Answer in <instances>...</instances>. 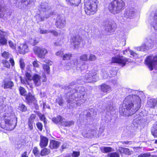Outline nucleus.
Listing matches in <instances>:
<instances>
[{
    "label": "nucleus",
    "mask_w": 157,
    "mask_h": 157,
    "mask_svg": "<svg viewBox=\"0 0 157 157\" xmlns=\"http://www.w3.org/2000/svg\"><path fill=\"white\" fill-rule=\"evenodd\" d=\"M56 101L60 105H62L63 103L62 99L59 98H58L56 99Z\"/></svg>",
    "instance_id": "55"
},
{
    "label": "nucleus",
    "mask_w": 157,
    "mask_h": 157,
    "mask_svg": "<svg viewBox=\"0 0 157 157\" xmlns=\"http://www.w3.org/2000/svg\"><path fill=\"white\" fill-rule=\"evenodd\" d=\"M109 75L108 74V71L105 69H102L100 73V75L103 79L107 78L108 77H112L116 75V72L111 71Z\"/></svg>",
    "instance_id": "15"
},
{
    "label": "nucleus",
    "mask_w": 157,
    "mask_h": 157,
    "mask_svg": "<svg viewBox=\"0 0 157 157\" xmlns=\"http://www.w3.org/2000/svg\"><path fill=\"white\" fill-rule=\"evenodd\" d=\"M143 117L141 116V113L135 116L133 120V123L140 124L143 122Z\"/></svg>",
    "instance_id": "23"
},
{
    "label": "nucleus",
    "mask_w": 157,
    "mask_h": 157,
    "mask_svg": "<svg viewBox=\"0 0 157 157\" xmlns=\"http://www.w3.org/2000/svg\"><path fill=\"white\" fill-rule=\"evenodd\" d=\"M150 19L151 25L155 31H157V13H152Z\"/></svg>",
    "instance_id": "12"
},
{
    "label": "nucleus",
    "mask_w": 157,
    "mask_h": 157,
    "mask_svg": "<svg viewBox=\"0 0 157 157\" xmlns=\"http://www.w3.org/2000/svg\"><path fill=\"white\" fill-rule=\"evenodd\" d=\"M34 53L38 56L41 58H43L45 54L47 53V51L45 48H41L37 46H35L33 48Z\"/></svg>",
    "instance_id": "11"
},
{
    "label": "nucleus",
    "mask_w": 157,
    "mask_h": 157,
    "mask_svg": "<svg viewBox=\"0 0 157 157\" xmlns=\"http://www.w3.org/2000/svg\"><path fill=\"white\" fill-rule=\"evenodd\" d=\"M151 133L155 137H157V122L153 125L151 128Z\"/></svg>",
    "instance_id": "31"
},
{
    "label": "nucleus",
    "mask_w": 157,
    "mask_h": 157,
    "mask_svg": "<svg viewBox=\"0 0 157 157\" xmlns=\"http://www.w3.org/2000/svg\"><path fill=\"white\" fill-rule=\"evenodd\" d=\"M85 93L84 88L79 87L78 90H75L74 93H72L70 96L67 100L68 104L73 107H76V105L80 106L86 100L85 97Z\"/></svg>",
    "instance_id": "2"
},
{
    "label": "nucleus",
    "mask_w": 157,
    "mask_h": 157,
    "mask_svg": "<svg viewBox=\"0 0 157 157\" xmlns=\"http://www.w3.org/2000/svg\"><path fill=\"white\" fill-rule=\"evenodd\" d=\"M19 62L21 68L22 69H24L25 67V64L24 62L23 59H21L20 60Z\"/></svg>",
    "instance_id": "51"
},
{
    "label": "nucleus",
    "mask_w": 157,
    "mask_h": 157,
    "mask_svg": "<svg viewBox=\"0 0 157 157\" xmlns=\"http://www.w3.org/2000/svg\"><path fill=\"white\" fill-rule=\"evenodd\" d=\"M28 124L29 126V128L30 130H32L33 128V126L35 124L33 121L28 120Z\"/></svg>",
    "instance_id": "40"
},
{
    "label": "nucleus",
    "mask_w": 157,
    "mask_h": 157,
    "mask_svg": "<svg viewBox=\"0 0 157 157\" xmlns=\"http://www.w3.org/2000/svg\"><path fill=\"white\" fill-rule=\"evenodd\" d=\"M42 66L45 73L48 74H49L50 72L49 67L45 64H43Z\"/></svg>",
    "instance_id": "39"
},
{
    "label": "nucleus",
    "mask_w": 157,
    "mask_h": 157,
    "mask_svg": "<svg viewBox=\"0 0 157 157\" xmlns=\"http://www.w3.org/2000/svg\"><path fill=\"white\" fill-rule=\"evenodd\" d=\"M50 150L47 148H44L41 151L40 155L41 156H44L50 153Z\"/></svg>",
    "instance_id": "35"
},
{
    "label": "nucleus",
    "mask_w": 157,
    "mask_h": 157,
    "mask_svg": "<svg viewBox=\"0 0 157 157\" xmlns=\"http://www.w3.org/2000/svg\"><path fill=\"white\" fill-rule=\"evenodd\" d=\"M18 50L19 53L22 54H25L29 51L28 46L25 43L21 44L18 46Z\"/></svg>",
    "instance_id": "17"
},
{
    "label": "nucleus",
    "mask_w": 157,
    "mask_h": 157,
    "mask_svg": "<svg viewBox=\"0 0 157 157\" xmlns=\"http://www.w3.org/2000/svg\"><path fill=\"white\" fill-rule=\"evenodd\" d=\"M154 40H155L151 37L146 38L145 40V43L143 44L140 47L138 48L137 50L139 51H144L146 49L151 48V46L150 45Z\"/></svg>",
    "instance_id": "10"
},
{
    "label": "nucleus",
    "mask_w": 157,
    "mask_h": 157,
    "mask_svg": "<svg viewBox=\"0 0 157 157\" xmlns=\"http://www.w3.org/2000/svg\"><path fill=\"white\" fill-rule=\"evenodd\" d=\"M26 100L29 103L32 102L34 101L35 98L34 96L31 94H28L26 97Z\"/></svg>",
    "instance_id": "32"
},
{
    "label": "nucleus",
    "mask_w": 157,
    "mask_h": 157,
    "mask_svg": "<svg viewBox=\"0 0 157 157\" xmlns=\"http://www.w3.org/2000/svg\"><path fill=\"white\" fill-rule=\"evenodd\" d=\"M96 59V57L95 55L90 54V56L89 60L91 61L95 60Z\"/></svg>",
    "instance_id": "57"
},
{
    "label": "nucleus",
    "mask_w": 157,
    "mask_h": 157,
    "mask_svg": "<svg viewBox=\"0 0 157 157\" xmlns=\"http://www.w3.org/2000/svg\"><path fill=\"white\" fill-rule=\"evenodd\" d=\"M33 151L34 155L36 156L37 157H39V152L37 147H34Z\"/></svg>",
    "instance_id": "41"
},
{
    "label": "nucleus",
    "mask_w": 157,
    "mask_h": 157,
    "mask_svg": "<svg viewBox=\"0 0 157 157\" xmlns=\"http://www.w3.org/2000/svg\"><path fill=\"white\" fill-rule=\"evenodd\" d=\"M63 119L61 116H59L53 118L52 119V121L56 124L59 123L61 124V121H62V120H63Z\"/></svg>",
    "instance_id": "33"
},
{
    "label": "nucleus",
    "mask_w": 157,
    "mask_h": 157,
    "mask_svg": "<svg viewBox=\"0 0 157 157\" xmlns=\"http://www.w3.org/2000/svg\"><path fill=\"white\" fill-rule=\"evenodd\" d=\"M107 156L109 157H120L119 154L117 152L109 153L107 154Z\"/></svg>",
    "instance_id": "38"
},
{
    "label": "nucleus",
    "mask_w": 157,
    "mask_h": 157,
    "mask_svg": "<svg viewBox=\"0 0 157 157\" xmlns=\"http://www.w3.org/2000/svg\"><path fill=\"white\" fill-rule=\"evenodd\" d=\"M16 123L15 117L11 113H6L3 116H0V125L2 128L12 130L16 127Z\"/></svg>",
    "instance_id": "3"
},
{
    "label": "nucleus",
    "mask_w": 157,
    "mask_h": 157,
    "mask_svg": "<svg viewBox=\"0 0 157 157\" xmlns=\"http://www.w3.org/2000/svg\"><path fill=\"white\" fill-rule=\"evenodd\" d=\"M128 51L130 53V55L132 56H131V57H132L135 59H137L140 57V56L138 55L137 53L133 51L130 50H128Z\"/></svg>",
    "instance_id": "34"
},
{
    "label": "nucleus",
    "mask_w": 157,
    "mask_h": 157,
    "mask_svg": "<svg viewBox=\"0 0 157 157\" xmlns=\"http://www.w3.org/2000/svg\"><path fill=\"white\" fill-rule=\"evenodd\" d=\"M61 121V125L65 127H70L74 124V122L73 121H67L65 119H63Z\"/></svg>",
    "instance_id": "28"
},
{
    "label": "nucleus",
    "mask_w": 157,
    "mask_h": 157,
    "mask_svg": "<svg viewBox=\"0 0 157 157\" xmlns=\"http://www.w3.org/2000/svg\"><path fill=\"white\" fill-rule=\"evenodd\" d=\"M44 62H45L47 64L49 65H51L52 63V62L51 61L48 59L45 60L44 61Z\"/></svg>",
    "instance_id": "61"
},
{
    "label": "nucleus",
    "mask_w": 157,
    "mask_h": 157,
    "mask_svg": "<svg viewBox=\"0 0 157 157\" xmlns=\"http://www.w3.org/2000/svg\"><path fill=\"white\" fill-rule=\"evenodd\" d=\"M7 33L0 30V44L2 45H5L7 43L6 38Z\"/></svg>",
    "instance_id": "18"
},
{
    "label": "nucleus",
    "mask_w": 157,
    "mask_h": 157,
    "mask_svg": "<svg viewBox=\"0 0 157 157\" xmlns=\"http://www.w3.org/2000/svg\"><path fill=\"white\" fill-rule=\"evenodd\" d=\"M125 3L122 0H114L109 5V12L115 14L120 12L124 8Z\"/></svg>",
    "instance_id": "4"
},
{
    "label": "nucleus",
    "mask_w": 157,
    "mask_h": 157,
    "mask_svg": "<svg viewBox=\"0 0 157 157\" xmlns=\"http://www.w3.org/2000/svg\"><path fill=\"white\" fill-rule=\"evenodd\" d=\"M99 79L98 75L95 71H87L81 77L80 80L78 81V83L82 84L81 82H96Z\"/></svg>",
    "instance_id": "5"
},
{
    "label": "nucleus",
    "mask_w": 157,
    "mask_h": 157,
    "mask_svg": "<svg viewBox=\"0 0 157 157\" xmlns=\"http://www.w3.org/2000/svg\"><path fill=\"white\" fill-rule=\"evenodd\" d=\"M36 117V116L35 114H32L31 115L30 117H29V120L34 122V120L35 119V118Z\"/></svg>",
    "instance_id": "60"
},
{
    "label": "nucleus",
    "mask_w": 157,
    "mask_h": 157,
    "mask_svg": "<svg viewBox=\"0 0 157 157\" xmlns=\"http://www.w3.org/2000/svg\"><path fill=\"white\" fill-rule=\"evenodd\" d=\"M116 28L117 25L114 21H109L106 27L105 30L111 33L114 32Z\"/></svg>",
    "instance_id": "14"
},
{
    "label": "nucleus",
    "mask_w": 157,
    "mask_h": 157,
    "mask_svg": "<svg viewBox=\"0 0 157 157\" xmlns=\"http://www.w3.org/2000/svg\"><path fill=\"white\" fill-rule=\"evenodd\" d=\"M91 134H92V135L93 136L97 137L99 136L98 134H97V131L94 130L92 131Z\"/></svg>",
    "instance_id": "59"
},
{
    "label": "nucleus",
    "mask_w": 157,
    "mask_h": 157,
    "mask_svg": "<svg viewBox=\"0 0 157 157\" xmlns=\"http://www.w3.org/2000/svg\"><path fill=\"white\" fill-rule=\"evenodd\" d=\"M135 10L134 8H131L127 9L124 13V16L130 19L132 18L134 16Z\"/></svg>",
    "instance_id": "16"
},
{
    "label": "nucleus",
    "mask_w": 157,
    "mask_h": 157,
    "mask_svg": "<svg viewBox=\"0 0 157 157\" xmlns=\"http://www.w3.org/2000/svg\"><path fill=\"white\" fill-rule=\"evenodd\" d=\"M27 85L31 88L33 87V85L32 84H29L28 83V81H31L32 79V77L30 73L26 72L25 73Z\"/></svg>",
    "instance_id": "27"
},
{
    "label": "nucleus",
    "mask_w": 157,
    "mask_h": 157,
    "mask_svg": "<svg viewBox=\"0 0 157 157\" xmlns=\"http://www.w3.org/2000/svg\"><path fill=\"white\" fill-rule=\"evenodd\" d=\"M157 104V100L154 98H150L148 100L147 106L149 108H153Z\"/></svg>",
    "instance_id": "22"
},
{
    "label": "nucleus",
    "mask_w": 157,
    "mask_h": 157,
    "mask_svg": "<svg viewBox=\"0 0 157 157\" xmlns=\"http://www.w3.org/2000/svg\"><path fill=\"white\" fill-rule=\"evenodd\" d=\"M78 63V60L77 59H75L71 61L70 63H68L66 64L64 66V69L66 70H68L71 68V67H74L79 66Z\"/></svg>",
    "instance_id": "19"
},
{
    "label": "nucleus",
    "mask_w": 157,
    "mask_h": 157,
    "mask_svg": "<svg viewBox=\"0 0 157 157\" xmlns=\"http://www.w3.org/2000/svg\"><path fill=\"white\" fill-rule=\"evenodd\" d=\"M19 109L22 112H25L27 110L26 107L23 104L20 105Z\"/></svg>",
    "instance_id": "50"
},
{
    "label": "nucleus",
    "mask_w": 157,
    "mask_h": 157,
    "mask_svg": "<svg viewBox=\"0 0 157 157\" xmlns=\"http://www.w3.org/2000/svg\"><path fill=\"white\" fill-rule=\"evenodd\" d=\"M34 0H22V3L26 6H27L29 4H31Z\"/></svg>",
    "instance_id": "43"
},
{
    "label": "nucleus",
    "mask_w": 157,
    "mask_h": 157,
    "mask_svg": "<svg viewBox=\"0 0 157 157\" xmlns=\"http://www.w3.org/2000/svg\"><path fill=\"white\" fill-rule=\"evenodd\" d=\"M10 46L13 49H15V44L12 41H10L9 42Z\"/></svg>",
    "instance_id": "53"
},
{
    "label": "nucleus",
    "mask_w": 157,
    "mask_h": 157,
    "mask_svg": "<svg viewBox=\"0 0 157 157\" xmlns=\"http://www.w3.org/2000/svg\"><path fill=\"white\" fill-rule=\"evenodd\" d=\"M101 89L102 92L107 94L111 91V88L109 85L103 83L101 86Z\"/></svg>",
    "instance_id": "24"
},
{
    "label": "nucleus",
    "mask_w": 157,
    "mask_h": 157,
    "mask_svg": "<svg viewBox=\"0 0 157 157\" xmlns=\"http://www.w3.org/2000/svg\"><path fill=\"white\" fill-rule=\"evenodd\" d=\"M86 40H84L80 38L75 36L72 37L71 39V42L75 48H78L79 45L83 46L86 44Z\"/></svg>",
    "instance_id": "9"
},
{
    "label": "nucleus",
    "mask_w": 157,
    "mask_h": 157,
    "mask_svg": "<svg viewBox=\"0 0 157 157\" xmlns=\"http://www.w3.org/2000/svg\"><path fill=\"white\" fill-rule=\"evenodd\" d=\"M80 152L79 151H73L72 154V157H78L79 156Z\"/></svg>",
    "instance_id": "52"
},
{
    "label": "nucleus",
    "mask_w": 157,
    "mask_h": 157,
    "mask_svg": "<svg viewBox=\"0 0 157 157\" xmlns=\"http://www.w3.org/2000/svg\"><path fill=\"white\" fill-rule=\"evenodd\" d=\"M101 150L103 152H105L106 153L112 151H113V149L112 148L109 147H103L101 148Z\"/></svg>",
    "instance_id": "36"
},
{
    "label": "nucleus",
    "mask_w": 157,
    "mask_h": 157,
    "mask_svg": "<svg viewBox=\"0 0 157 157\" xmlns=\"http://www.w3.org/2000/svg\"><path fill=\"white\" fill-rule=\"evenodd\" d=\"M80 59L84 61L87 60V56L86 54H84L80 57Z\"/></svg>",
    "instance_id": "54"
},
{
    "label": "nucleus",
    "mask_w": 157,
    "mask_h": 157,
    "mask_svg": "<svg viewBox=\"0 0 157 157\" xmlns=\"http://www.w3.org/2000/svg\"><path fill=\"white\" fill-rule=\"evenodd\" d=\"M63 51H59L56 53V56H61L62 57L63 55Z\"/></svg>",
    "instance_id": "58"
},
{
    "label": "nucleus",
    "mask_w": 157,
    "mask_h": 157,
    "mask_svg": "<svg viewBox=\"0 0 157 157\" xmlns=\"http://www.w3.org/2000/svg\"><path fill=\"white\" fill-rule=\"evenodd\" d=\"M144 63L150 71L153 69L157 70V55L147 56L145 60Z\"/></svg>",
    "instance_id": "8"
},
{
    "label": "nucleus",
    "mask_w": 157,
    "mask_h": 157,
    "mask_svg": "<svg viewBox=\"0 0 157 157\" xmlns=\"http://www.w3.org/2000/svg\"><path fill=\"white\" fill-rule=\"evenodd\" d=\"M5 10V8L0 4V17L4 16Z\"/></svg>",
    "instance_id": "45"
},
{
    "label": "nucleus",
    "mask_w": 157,
    "mask_h": 157,
    "mask_svg": "<svg viewBox=\"0 0 157 157\" xmlns=\"http://www.w3.org/2000/svg\"><path fill=\"white\" fill-rule=\"evenodd\" d=\"M40 63V62L37 60H35L33 62L32 64L33 66L35 68H39V67Z\"/></svg>",
    "instance_id": "48"
},
{
    "label": "nucleus",
    "mask_w": 157,
    "mask_h": 157,
    "mask_svg": "<svg viewBox=\"0 0 157 157\" xmlns=\"http://www.w3.org/2000/svg\"><path fill=\"white\" fill-rule=\"evenodd\" d=\"M59 145V143L55 140H52L51 141L50 145V147L52 148H57Z\"/></svg>",
    "instance_id": "29"
},
{
    "label": "nucleus",
    "mask_w": 157,
    "mask_h": 157,
    "mask_svg": "<svg viewBox=\"0 0 157 157\" xmlns=\"http://www.w3.org/2000/svg\"><path fill=\"white\" fill-rule=\"evenodd\" d=\"M48 138L43 136H40V145L41 147H46L48 145Z\"/></svg>",
    "instance_id": "20"
},
{
    "label": "nucleus",
    "mask_w": 157,
    "mask_h": 157,
    "mask_svg": "<svg viewBox=\"0 0 157 157\" xmlns=\"http://www.w3.org/2000/svg\"><path fill=\"white\" fill-rule=\"evenodd\" d=\"M35 85L36 86H40L41 84L40 77L36 74H35L32 77V79Z\"/></svg>",
    "instance_id": "21"
},
{
    "label": "nucleus",
    "mask_w": 157,
    "mask_h": 157,
    "mask_svg": "<svg viewBox=\"0 0 157 157\" xmlns=\"http://www.w3.org/2000/svg\"><path fill=\"white\" fill-rule=\"evenodd\" d=\"M121 51L119 50H114L113 53L116 55L117 56L112 57V62L113 63L118 64L122 67L124 66L126 64H128L131 62L130 60L120 55Z\"/></svg>",
    "instance_id": "6"
},
{
    "label": "nucleus",
    "mask_w": 157,
    "mask_h": 157,
    "mask_svg": "<svg viewBox=\"0 0 157 157\" xmlns=\"http://www.w3.org/2000/svg\"><path fill=\"white\" fill-rule=\"evenodd\" d=\"M97 0H86L84 10L87 15L94 14L97 11Z\"/></svg>",
    "instance_id": "7"
},
{
    "label": "nucleus",
    "mask_w": 157,
    "mask_h": 157,
    "mask_svg": "<svg viewBox=\"0 0 157 157\" xmlns=\"http://www.w3.org/2000/svg\"><path fill=\"white\" fill-rule=\"evenodd\" d=\"M3 82V86L4 89H11L14 86L13 83L11 81H4Z\"/></svg>",
    "instance_id": "25"
},
{
    "label": "nucleus",
    "mask_w": 157,
    "mask_h": 157,
    "mask_svg": "<svg viewBox=\"0 0 157 157\" xmlns=\"http://www.w3.org/2000/svg\"><path fill=\"white\" fill-rule=\"evenodd\" d=\"M36 126L38 128L40 131H41L42 130V124L40 122H38L36 124Z\"/></svg>",
    "instance_id": "56"
},
{
    "label": "nucleus",
    "mask_w": 157,
    "mask_h": 157,
    "mask_svg": "<svg viewBox=\"0 0 157 157\" xmlns=\"http://www.w3.org/2000/svg\"><path fill=\"white\" fill-rule=\"evenodd\" d=\"M19 90L20 94L22 95H25L26 94V91L25 88L20 86L19 88Z\"/></svg>",
    "instance_id": "46"
},
{
    "label": "nucleus",
    "mask_w": 157,
    "mask_h": 157,
    "mask_svg": "<svg viewBox=\"0 0 157 157\" xmlns=\"http://www.w3.org/2000/svg\"><path fill=\"white\" fill-rule=\"evenodd\" d=\"M40 118L41 120L42 121H44V123H45V116L43 115H40Z\"/></svg>",
    "instance_id": "63"
},
{
    "label": "nucleus",
    "mask_w": 157,
    "mask_h": 157,
    "mask_svg": "<svg viewBox=\"0 0 157 157\" xmlns=\"http://www.w3.org/2000/svg\"><path fill=\"white\" fill-rule=\"evenodd\" d=\"M2 63L4 67H6L8 68H9L10 67V64L9 62L8 61H7L6 60H2Z\"/></svg>",
    "instance_id": "42"
},
{
    "label": "nucleus",
    "mask_w": 157,
    "mask_h": 157,
    "mask_svg": "<svg viewBox=\"0 0 157 157\" xmlns=\"http://www.w3.org/2000/svg\"><path fill=\"white\" fill-rule=\"evenodd\" d=\"M141 100L136 95H129L127 96L123 101V105L120 107L119 113L122 116H131L140 108Z\"/></svg>",
    "instance_id": "1"
},
{
    "label": "nucleus",
    "mask_w": 157,
    "mask_h": 157,
    "mask_svg": "<svg viewBox=\"0 0 157 157\" xmlns=\"http://www.w3.org/2000/svg\"><path fill=\"white\" fill-rule=\"evenodd\" d=\"M118 151L120 153H124L125 155H131L132 153V151H130L129 149L123 148L121 147H119Z\"/></svg>",
    "instance_id": "26"
},
{
    "label": "nucleus",
    "mask_w": 157,
    "mask_h": 157,
    "mask_svg": "<svg viewBox=\"0 0 157 157\" xmlns=\"http://www.w3.org/2000/svg\"><path fill=\"white\" fill-rule=\"evenodd\" d=\"M72 57V55L71 53L65 54L63 55L62 59L63 60H68Z\"/></svg>",
    "instance_id": "37"
},
{
    "label": "nucleus",
    "mask_w": 157,
    "mask_h": 157,
    "mask_svg": "<svg viewBox=\"0 0 157 157\" xmlns=\"http://www.w3.org/2000/svg\"><path fill=\"white\" fill-rule=\"evenodd\" d=\"M89 111H90L91 112H92V111H93V109H92V110H91V111L89 110H86L85 111V112L86 113H87L86 115V116H87V117H90L91 116V115H92V113H91Z\"/></svg>",
    "instance_id": "62"
},
{
    "label": "nucleus",
    "mask_w": 157,
    "mask_h": 157,
    "mask_svg": "<svg viewBox=\"0 0 157 157\" xmlns=\"http://www.w3.org/2000/svg\"><path fill=\"white\" fill-rule=\"evenodd\" d=\"M65 18L64 16L58 17L56 22V27L59 29L64 28L66 25Z\"/></svg>",
    "instance_id": "13"
},
{
    "label": "nucleus",
    "mask_w": 157,
    "mask_h": 157,
    "mask_svg": "<svg viewBox=\"0 0 157 157\" xmlns=\"http://www.w3.org/2000/svg\"><path fill=\"white\" fill-rule=\"evenodd\" d=\"M29 42L32 45H34L38 42V40L35 38H31L29 40Z\"/></svg>",
    "instance_id": "44"
},
{
    "label": "nucleus",
    "mask_w": 157,
    "mask_h": 157,
    "mask_svg": "<svg viewBox=\"0 0 157 157\" xmlns=\"http://www.w3.org/2000/svg\"><path fill=\"white\" fill-rule=\"evenodd\" d=\"M82 135L83 136L85 137H90V136H89L88 133H86V132H84L82 133Z\"/></svg>",
    "instance_id": "64"
},
{
    "label": "nucleus",
    "mask_w": 157,
    "mask_h": 157,
    "mask_svg": "<svg viewBox=\"0 0 157 157\" xmlns=\"http://www.w3.org/2000/svg\"><path fill=\"white\" fill-rule=\"evenodd\" d=\"M154 156L151 155L149 153H144L139 155L138 157H153Z\"/></svg>",
    "instance_id": "49"
},
{
    "label": "nucleus",
    "mask_w": 157,
    "mask_h": 157,
    "mask_svg": "<svg viewBox=\"0 0 157 157\" xmlns=\"http://www.w3.org/2000/svg\"><path fill=\"white\" fill-rule=\"evenodd\" d=\"M2 56L6 59H8L10 57V55L8 52H4L2 54Z\"/></svg>",
    "instance_id": "47"
},
{
    "label": "nucleus",
    "mask_w": 157,
    "mask_h": 157,
    "mask_svg": "<svg viewBox=\"0 0 157 157\" xmlns=\"http://www.w3.org/2000/svg\"><path fill=\"white\" fill-rule=\"evenodd\" d=\"M50 33L53 35L56 36L58 35V33L57 32L54 30H40V34H45L48 33Z\"/></svg>",
    "instance_id": "30"
}]
</instances>
